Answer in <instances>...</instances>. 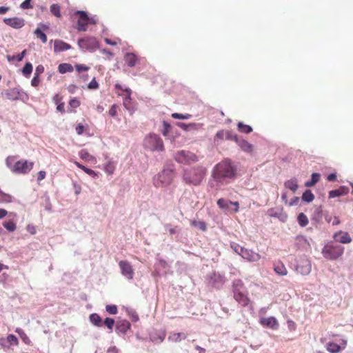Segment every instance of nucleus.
<instances>
[{"label": "nucleus", "instance_id": "obj_1", "mask_svg": "<svg viewBox=\"0 0 353 353\" xmlns=\"http://www.w3.org/2000/svg\"><path fill=\"white\" fill-rule=\"evenodd\" d=\"M236 172L234 163L230 159H225L212 168L208 185L216 190H221L236 179Z\"/></svg>", "mask_w": 353, "mask_h": 353}, {"label": "nucleus", "instance_id": "obj_2", "mask_svg": "<svg viewBox=\"0 0 353 353\" xmlns=\"http://www.w3.org/2000/svg\"><path fill=\"white\" fill-rule=\"evenodd\" d=\"M206 170L202 166L184 170L183 181L188 185H199L205 175Z\"/></svg>", "mask_w": 353, "mask_h": 353}, {"label": "nucleus", "instance_id": "obj_3", "mask_svg": "<svg viewBox=\"0 0 353 353\" xmlns=\"http://www.w3.org/2000/svg\"><path fill=\"white\" fill-rule=\"evenodd\" d=\"M175 168L174 165H167L163 170L153 178L155 187H165L169 185L174 178Z\"/></svg>", "mask_w": 353, "mask_h": 353}, {"label": "nucleus", "instance_id": "obj_4", "mask_svg": "<svg viewBox=\"0 0 353 353\" xmlns=\"http://www.w3.org/2000/svg\"><path fill=\"white\" fill-rule=\"evenodd\" d=\"M343 252L344 247L333 242H330L325 245L322 250L323 256L326 259L332 261L339 258Z\"/></svg>", "mask_w": 353, "mask_h": 353}, {"label": "nucleus", "instance_id": "obj_5", "mask_svg": "<svg viewBox=\"0 0 353 353\" xmlns=\"http://www.w3.org/2000/svg\"><path fill=\"white\" fill-rule=\"evenodd\" d=\"M143 145L145 148L154 152H162L164 150V144L159 135L150 134L144 139Z\"/></svg>", "mask_w": 353, "mask_h": 353}, {"label": "nucleus", "instance_id": "obj_6", "mask_svg": "<svg viewBox=\"0 0 353 353\" xmlns=\"http://www.w3.org/2000/svg\"><path fill=\"white\" fill-rule=\"evenodd\" d=\"M75 14L79 16L77 27L79 31L85 32L87 30V25L88 23L95 24L97 23V19H95L96 16L90 17L85 11L77 10Z\"/></svg>", "mask_w": 353, "mask_h": 353}, {"label": "nucleus", "instance_id": "obj_7", "mask_svg": "<svg viewBox=\"0 0 353 353\" xmlns=\"http://www.w3.org/2000/svg\"><path fill=\"white\" fill-rule=\"evenodd\" d=\"M206 281L209 286L219 290L223 285L225 279L223 274L213 272L207 275Z\"/></svg>", "mask_w": 353, "mask_h": 353}, {"label": "nucleus", "instance_id": "obj_8", "mask_svg": "<svg viewBox=\"0 0 353 353\" xmlns=\"http://www.w3.org/2000/svg\"><path fill=\"white\" fill-rule=\"evenodd\" d=\"M174 159L177 162L184 164H189L198 161L197 157L194 153L185 150L176 152Z\"/></svg>", "mask_w": 353, "mask_h": 353}, {"label": "nucleus", "instance_id": "obj_9", "mask_svg": "<svg viewBox=\"0 0 353 353\" xmlns=\"http://www.w3.org/2000/svg\"><path fill=\"white\" fill-rule=\"evenodd\" d=\"M4 94L7 99L11 101L21 100L26 101L28 99V95L21 89L14 88L5 91Z\"/></svg>", "mask_w": 353, "mask_h": 353}, {"label": "nucleus", "instance_id": "obj_10", "mask_svg": "<svg viewBox=\"0 0 353 353\" xmlns=\"http://www.w3.org/2000/svg\"><path fill=\"white\" fill-rule=\"evenodd\" d=\"M78 46L83 50L94 52L99 48V43L94 37H85L78 40Z\"/></svg>", "mask_w": 353, "mask_h": 353}, {"label": "nucleus", "instance_id": "obj_11", "mask_svg": "<svg viewBox=\"0 0 353 353\" xmlns=\"http://www.w3.org/2000/svg\"><path fill=\"white\" fill-rule=\"evenodd\" d=\"M312 265L310 261L305 256L301 257L296 265V271L301 275H307L310 273Z\"/></svg>", "mask_w": 353, "mask_h": 353}, {"label": "nucleus", "instance_id": "obj_12", "mask_svg": "<svg viewBox=\"0 0 353 353\" xmlns=\"http://www.w3.org/2000/svg\"><path fill=\"white\" fill-rule=\"evenodd\" d=\"M33 167V163L28 161H18L15 163L12 171L16 173L26 174L29 172Z\"/></svg>", "mask_w": 353, "mask_h": 353}, {"label": "nucleus", "instance_id": "obj_13", "mask_svg": "<svg viewBox=\"0 0 353 353\" xmlns=\"http://www.w3.org/2000/svg\"><path fill=\"white\" fill-rule=\"evenodd\" d=\"M121 274L128 280H132L134 277V270L131 264L127 261H121L119 263Z\"/></svg>", "mask_w": 353, "mask_h": 353}, {"label": "nucleus", "instance_id": "obj_14", "mask_svg": "<svg viewBox=\"0 0 353 353\" xmlns=\"http://www.w3.org/2000/svg\"><path fill=\"white\" fill-rule=\"evenodd\" d=\"M3 22L14 29H20L25 26L24 19L19 17L5 18Z\"/></svg>", "mask_w": 353, "mask_h": 353}, {"label": "nucleus", "instance_id": "obj_15", "mask_svg": "<svg viewBox=\"0 0 353 353\" xmlns=\"http://www.w3.org/2000/svg\"><path fill=\"white\" fill-rule=\"evenodd\" d=\"M131 329V324L127 320H121L116 325V332L122 336H125L128 331Z\"/></svg>", "mask_w": 353, "mask_h": 353}, {"label": "nucleus", "instance_id": "obj_16", "mask_svg": "<svg viewBox=\"0 0 353 353\" xmlns=\"http://www.w3.org/2000/svg\"><path fill=\"white\" fill-rule=\"evenodd\" d=\"M268 214L270 216L277 218L282 222H285L288 219V214L283 211V209L271 208L268 210Z\"/></svg>", "mask_w": 353, "mask_h": 353}, {"label": "nucleus", "instance_id": "obj_17", "mask_svg": "<svg viewBox=\"0 0 353 353\" xmlns=\"http://www.w3.org/2000/svg\"><path fill=\"white\" fill-rule=\"evenodd\" d=\"M166 336L164 330H155L150 334V340L156 344L161 343Z\"/></svg>", "mask_w": 353, "mask_h": 353}, {"label": "nucleus", "instance_id": "obj_18", "mask_svg": "<svg viewBox=\"0 0 353 353\" xmlns=\"http://www.w3.org/2000/svg\"><path fill=\"white\" fill-rule=\"evenodd\" d=\"M334 239L339 243L346 244L352 242V238L346 232L339 231L334 234Z\"/></svg>", "mask_w": 353, "mask_h": 353}, {"label": "nucleus", "instance_id": "obj_19", "mask_svg": "<svg viewBox=\"0 0 353 353\" xmlns=\"http://www.w3.org/2000/svg\"><path fill=\"white\" fill-rule=\"evenodd\" d=\"M241 256L244 259L250 262H256L261 259V255L259 254L254 252L252 250H248L246 248H245Z\"/></svg>", "mask_w": 353, "mask_h": 353}, {"label": "nucleus", "instance_id": "obj_20", "mask_svg": "<svg viewBox=\"0 0 353 353\" xmlns=\"http://www.w3.org/2000/svg\"><path fill=\"white\" fill-rule=\"evenodd\" d=\"M259 322L263 326L269 328L277 329L279 327L278 321L274 316L261 318Z\"/></svg>", "mask_w": 353, "mask_h": 353}, {"label": "nucleus", "instance_id": "obj_21", "mask_svg": "<svg viewBox=\"0 0 353 353\" xmlns=\"http://www.w3.org/2000/svg\"><path fill=\"white\" fill-rule=\"evenodd\" d=\"M126 96L123 98V105L131 114L134 112V107L132 103L131 94L132 90L128 88H125Z\"/></svg>", "mask_w": 353, "mask_h": 353}, {"label": "nucleus", "instance_id": "obj_22", "mask_svg": "<svg viewBox=\"0 0 353 353\" xmlns=\"http://www.w3.org/2000/svg\"><path fill=\"white\" fill-rule=\"evenodd\" d=\"M349 192V188L347 186H341L338 189L332 190L329 192V198L332 199L343 195H346Z\"/></svg>", "mask_w": 353, "mask_h": 353}, {"label": "nucleus", "instance_id": "obj_23", "mask_svg": "<svg viewBox=\"0 0 353 353\" xmlns=\"http://www.w3.org/2000/svg\"><path fill=\"white\" fill-rule=\"evenodd\" d=\"M234 299L242 306H247L249 303V299L244 294L243 290L234 293Z\"/></svg>", "mask_w": 353, "mask_h": 353}, {"label": "nucleus", "instance_id": "obj_24", "mask_svg": "<svg viewBox=\"0 0 353 353\" xmlns=\"http://www.w3.org/2000/svg\"><path fill=\"white\" fill-rule=\"evenodd\" d=\"M71 46L61 40H55L54 50L56 52H61L71 49Z\"/></svg>", "mask_w": 353, "mask_h": 353}, {"label": "nucleus", "instance_id": "obj_25", "mask_svg": "<svg viewBox=\"0 0 353 353\" xmlns=\"http://www.w3.org/2000/svg\"><path fill=\"white\" fill-rule=\"evenodd\" d=\"M236 143L240 147V148L245 152H252L253 150V145L248 143V141L241 137L239 138Z\"/></svg>", "mask_w": 353, "mask_h": 353}, {"label": "nucleus", "instance_id": "obj_26", "mask_svg": "<svg viewBox=\"0 0 353 353\" xmlns=\"http://www.w3.org/2000/svg\"><path fill=\"white\" fill-rule=\"evenodd\" d=\"M124 60L128 66L132 68L136 65L137 58L134 53L128 52L125 54Z\"/></svg>", "mask_w": 353, "mask_h": 353}, {"label": "nucleus", "instance_id": "obj_27", "mask_svg": "<svg viewBox=\"0 0 353 353\" xmlns=\"http://www.w3.org/2000/svg\"><path fill=\"white\" fill-rule=\"evenodd\" d=\"M274 270L275 272L280 276H285L288 274L285 266L281 262H278L274 264Z\"/></svg>", "mask_w": 353, "mask_h": 353}, {"label": "nucleus", "instance_id": "obj_28", "mask_svg": "<svg viewBox=\"0 0 353 353\" xmlns=\"http://www.w3.org/2000/svg\"><path fill=\"white\" fill-rule=\"evenodd\" d=\"M90 321L96 327H101L103 325V321L101 316L97 314H91L89 316Z\"/></svg>", "mask_w": 353, "mask_h": 353}, {"label": "nucleus", "instance_id": "obj_29", "mask_svg": "<svg viewBox=\"0 0 353 353\" xmlns=\"http://www.w3.org/2000/svg\"><path fill=\"white\" fill-rule=\"evenodd\" d=\"M284 186L292 190L293 192H295L298 189L297 180L295 178H292L290 180L286 181L284 183Z\"/></svg>", "mask_w": 353, "mask_h": 353}, {"label": "nucleus", "instance_id": "obj_30", "mask_svg": "<svg viewBox=\"0 0 353 353\" xmlns=\"http://www.w3.org/2000/svg\"><path fill=\"white\" fill-rule=\"evenodd\" d=\"M216 203H217V205L222 210H231V208H230L231 203H232L231 201L221 198L217 201Z\"/></svg>", "mask_w": 353, "mask_h": 353}, {"label": "nucleus", "instance_id": "obj_31", "mask_svg": "<svg viewBox=\"0 0 353 353\" xmlns=\"http://www.w3.org/2000/svg\"><path fill=\"white\" fill-rule=\"evenodd\" d=\"M186 338V336L185 334L183 333H181V332H178V333H172L171 334L168 339V341H172V342H179L181 341L182 339H185Z\"/></svg>", "mask_w": 353, "mask_h": 353}, {"label": "nucleus", "instance_id": "obj_32", "mask_svg": "<svg viewBox=\"0 0 353 353\" xmlns=\"http://www.w3.org/2000/svg\"><path fill=\"white\" fill-rule=\"evenodd\" d=\"M58 70L61 74L71 72L73 71V67L70 63H63L59 65Z\"/></svg>", "mask_w": 353, "mask_h": 353}, {"label": "nucleus", "instance_id": "obj_33", "mask_svg": "<svg viewBox=\"0 0 353 353\" xmlns=\"http://www.w3.org/2000/svg\"><path fill=\"white\" fill-rule=\"evenodd\" d=\"M321 175L319 173H312L311 175L310 180L305 182V185L306 187H312L320 179Z\"/></svg>", "mask_w": 353, "mask_h": 353}, {"label": "nucleus", "instance_id": "obj_34", "mask_svg": "<svg viewBox=\"0 0 353 353\" xmlns=\"http://www.w3.org/2000/svg\"><path fill=\"white\" fill-rule=\"evenodd\" d=\"M341 350V346L333 342H329L327 344V350L330 353H339Z\"/></svg>", "mask_w": 353, "mask_h": 353}, {"label": "nucleus", "instance_id": "obj_35", "mask_svg": "<svg viewBox=\"0 0 353 353\" xmlns=\"http://www.w3.org/2000/svg\"><path fill=\"white\" fill-rule=\"evenodd\" d=\"M237 129L242 133L249 134L252 132V128L250 125L244 124L243 122H239Z\"/></svg>", "mask_w": 353, "mask_h": 353}, {"label": "nucleus", "instance_id": "obj_36", "mask_svg": "<svg viewBox=\"0 0 353 353\" xmlns=\"http://www.w3.org/2000/svg\"><path fill=\"white\" fill-rule=\"evenodd\" d=\"M302 201L306 203L312 202L314 199V195L310 190H306L302 194Z\"/></svg>", "mask_w": 353, "mask_h": 353}, {"label": "nucleus", "instance_id": "obj_37", "mask_svg": "<svg viewBox=\"0 0 353 353\" xmlns=\"http://www.w3.org/2000/svg\"><path fill=\"white\" fill-rule=\"evenodd\" d=\"M79 156L81 159L88 161H91L94 159V157L90 154L89 152L85 149H82L79 151Z\"/></svg>", "mask_w": 353, "mask_h": 353}, {"label": "nucleus", "instance_id": "obj_38", "mask_svg": "<svg viewBox=\"0 0 353 353\" xmlns=\"http://www.w3.org/2000/svg\"><path fill=\"white\" fill-rule=\"evenodd\" d=\"M3 226L9 232H14L16 230V223L12 219L4 221Z\"/></svg>", "mask_w": 353, "mask_h": 353}, {"label": "nucleus", "instance_id": "obj_39", "mask_svg": "<svg viewBox=\"0 0 353 353\" xmlns=\"http://www.w3.org/2000/svg\"><path fill=\"white\" fill-rule=\"evenodd\" d=\"M15 332L19 335L20 338L21 339V340L26 343V344H28L29 345L30 343V339L28 338V336L26 335V334L25 333V332L19 328V327H17L15 330Z\"/></svg>", "mask_w": 353, "mask_h": 353}, {"label": "nucleus", "instance_id": "obj_40", "mask_svg": "<svg viewBox=\"0 0 353 353\" xmlns=\"http://www.w3.org/2000/svg\"><path fill=\"white\" fill-rule=\"evenodd\" d=\"M297 221L300 226L305 227L308 224V219L307 216L301 212L298 215Z\"/></svg>", "mask_w": 353, "mask_h": 353}, {"label": "nucleus", "instance_id": "obj_41", "mask_svg": "<svg viewBox=\"0 0 353 353\" xmlns=\"http://www.w3.org/2000/svg\"><path fill=\"white\" fill-rule=\"evenodd\" d=\"M233 293L243 290V283L241 280L236 279L233 281Z\"/></svg>", "mask_w": 353, "mask_h": 353}, {"label": "nucleus", "instance_id": "obj_42", "mask_svg": "<svg viewBox=\"0 0 353 353\" xmlns=\"http://www.w3.org/2000/svg\"><path fill=\"white\" fill-rule=\"evenodd\" d=\"M32 65L30 62H27L22 68V73L26 77H28L32 72Z\"/></svg>", "mask_w": 353, "mask_h": 353}, {"label": "nucleus", "instance_id": "obj_43", "mask_svg": "<svg viewBox=\"0 0 353 353\" xmlns=\"http://www.w3.org/2000/svg\"><path fill=\"white\" fill-rule=\"evenodd\" d=\"M13 199L14 198L12 196L8 194L4 193L0 190V202L11 203V202H12Z\"/></svg>", "mask_w": 353, "mask_h": 353}, {"label": "nucleus", "instance_id": "obj_44", "mask_svg": "<svg viewBox=\"0 0 353 353\" xmlns=\"http://www.w3.org/2000/svg\"><path fill=\"white\" fill-rule=\"evenodd\" d=\"M191 225L199 228L201 231H205L206 230V224L204 221H192L191 222Z\"/></svg>", "mask_w": 353, "mask_h": 353}, {"label": "nucleus", "instance_id": "obj_45", "mask_svg": "<svg viewBox=\"0 0 353 353\" xmlns=\"http://www.w3.org/2000/svg\"><path fill=\"white\" fill-rule=\"evenodd\" d=\"M168 266L167 262L163 259H159L158 263L155 264V272L157 274H160L161 268H166Z\"/></svg>", "mask_w": 353, "mask_h": 353}, {"label": "nucleus", "instance_id": "obj_46", "mask_svg": "<svg viewBox=\"0 0 353 353\" xmlns=\"http://www.w3.org/2000/svg\"><path fill=\"white\" fill-rule=\"evenodd\" d=\"M34 34L35 35L39 38L41 41L43 43H46L47 42V36L46 34L41 30L40 28H37L35 30H34Z\"/></svg>", "mask_w": 353, "mask_h": 353}, {"label": "nucleus", "instance_id": "obj_47", "mask_svg": "<svg viewBox=\"0 0 353 353\" xmlns=\"http://www.w3.org/2000/svg\"><path fill=\"white\" fill-rule=\"evenodd\" d=\"M127 313L129 317H130L132 321L137 322L139 320L137 312L134 309H128Z\"/></svg>", "mask_w": 353, "mask_h": 353}, {"label": "nucleus", "instance_id": "obj_48", "mask_svg": "<svg viewBox=\"0 0 353 353\" xmlns=\"http://www.w3.org/2000/svg\"><path fill=\"white\" fill-rule=\"evenodd\" d=\"M60 9V6L57 3H54L50 6L51 13L57 17H61Z\"/></svg>", "mask_w": 353, "mask_h": 353}, {"label": "nucleus", "instance_id": "obj_49", "mask_svg": "<svg viewBox=\"0 0 353 353\" xmlns=\"http://www.w3.org/2000/svg\"><path fill=\"white\" fill-rule=\"evenodd\" d=\"M114 323L115 321L114 319L110 317L105 318L103 321V324H104L110 330V332H112L113 330Z\"/></svg>", "mask_w": 353, "mask_h": 353}, {"label": "nucleus", "instance_id": "obj_50", "mask_svg": "<svg viewBox=\"0 0 353 353\" xmlns=\"http://www.w3.org/2000/svg\"><path fill=\"white\" fill-rule=\"evenodd\" d=\"M321 219H322V210H321V206H320L319 208L316 209V210L313 214V216H312V220L316 221V223H318L321 221Z\"/></svg>", "mask_w": 353, "mask_h": 353}, {"label": "nucleus", "instance_id": "obj_51", "mask_svg": "<svg viewBox=\"0 0 353 353\" xmlns=\"http://www.w3.org/2000/svg\"><path fill=\"white\" fill-rule=\"evenodd\" d=\"M239 137L236 135V134L233 133V132L227 130L225 131V139L230 140V141H234L236 143L238 141Z\"/></svg>", "mask_w": 353, "mask_h": 353}, {"label": "nucleus", "instance_id": "obj_52", "mask_svg": "<svg viewBox=\"0 0 353 353\" xmlns=\"http://www.w3.org/2000/svg\"><path fill=\"white\" fill-rule=\"evenodd\" d=\"M104 170L109 174H112L115 170V165H114V163L112 161H108L105 165Z\"/></svg>", "mask_w": 353, "mask_h": 353}, {"label": "nucleus", "instance_id": "obj_53", "mask_svg": "<svg viewBox=\"0 0 353 353\" xmlns=\"http://www.w3.org/2000/svg\"><path fill=\"white\" fill-rule=\"evenodd\" d=\"M172 117L176 119H189L192 117L189 114L172 113Z\"/></svg>", "mask_w": 353, "mask_h": 353}, {"label": "nucleus", "instance_id": "obj_54", "mask_svg": "<svg viewBox=\"0 0 353 353\" xmlns=\"http://www.w3.org/2000/svg\"><path fill=\"white\" fill-rule=\"evenodd\" d=\"M231 248L234 250V251L239 254V255H242L245 248L242 246H241L240 245L237 244V243H232L231 244Z\"/></svg>", "mask_w": 353, "mask_h": 353}, {"label": "nucleus", "instance_id": "obj_55", "mask_svg": "<svg viewBox=\"0 0 353 353\" xmlns=\"http://www.w3.org/2000/svg\"><path fill=\"white\" fill-rule=\"evenodd\" d=\"M6 339L9 345H12L18 344V342H19L18 339H17V336H14V334H8Z\"/></svg>", "mask_w": 353, "mask_h": 353}, {"label": "nucleus", "instance_id": "obj_56", "mask_svg": "<svg viewBox=\"0 0 353 353\" xmlns=\"http://www.w3.org/2000/svg\"><path fill=\"white\" fill-rule=\"evenodd\" d=\"M105 310L110 314H117L118 312L117 307L115 305H107Z\"/></svg>", "mask_w": 353, "mask_h": 353}, {"label": "nucleus", "instance_id": "obj_57", "mask_svg": "<svg viewBox=\"0 0 353 353\" xmlns=\"http://www.w3.org/2000/svg\"><path fill=\"white\" fill-rule=\"evenodd\" d=\"M176 125L178 127L181 128V129H183L185 131L189 130L190 128H193L195 125L194 123L186 124L183 122H177Z\"/></svg>", "mask_w": 353, "mask_h": 353}, {"label": "nucleus", "instance_id": "obj_58", "mask_svg": "<svg viewBox=\"0 0 353 353\" xmlns=\"http://www.w3.org/2000/svg\"><path fill=\"white\" fill-rule=\"evenodd\" d=\"M163 130H162V134L163 136H167L170 130L171 125L168 122L163 121Z\"/></svg>", "mask_w": 353, "mask_h": 353}, {"label": "nucleus", "instance_id": "obj_59", "mask_svg": "<svg viewBox=\"0 0 353 353\" xmlns=\"http://www.w3.org/2000/svg\"><path fill=\"white\" fill-rule=\"evenodd\" d=\"M225 139V130H219L216 132L214 137V141H221L223 139Z\"/></svg>", "mask_w": 353, "mask_h": 353}, {"label": "nucleus", "instance_id": "obj_60", "mask_svg": "<svg viewBox=\"0 0 353 353\" xmlns=\"http://www.w3.org/2000/svg\"><path fill=\"white\" fill-rule=\"evenodd\" d=\"M31 1L32 0H25L21 3L20 8L23 10L32 8Z\"/></svg>", "mask_w": 353, "mask_h": 353}, {"label": "nucleus", "instance_id": "obj_61", "mask_svg": "<svg viewBox=\"0 0 353 353\" xmlns=\"http://www.w3.org/2000/svg\"><path fill=\"white\" fill-rule=\"evenodd\" d=\"M88 88L90 90H95L99 88V83L96 81L95 78L92 79V81L88 83Z\"/></svg>", "mask_w": 353, "mask_h": 353}, {"label": "nucleus", "instance_id": "obj_62", "mask_svg": "<svg viewBox=\"0 0 353 353\" xmlns=\"http://www.w3.org/2000/svg\"><path fill=\"white\" fill-rule=\"evenodd\" d=\"M69 105L73 108H77L80 105V101L76 98H72L70 100Z\"/></svg>", "mask_w": 353, "mask_h": 353}, {"label": "nucleus", "instance_id": "obj_63", "mask_svg": "<svg viewBox=\"0 0 353 353\" xmlns=\"http://www.w3.org/2000/svg\"><path fill=\"white\" fill-rule=\"evenodd\" d=\"M117 105L116 104H113L111 106L110 109L109 110L110 116H111L112 117H114L117 116Z\"/></svg>", "mask_w": 353, "mask_h": 353}, {"label": "nucleus", "instance_id": "obj_64", "mask_svg": "<svg viewBox=\"0 0 353 353\" xmlns=\"http://www.w3.org/2000/svg\"><path fill=\"white\" fill-rule=\"evenodd\" d=\"M76 70L78 72H81L83 71H87L88 70L89 68L85 65L83 64H77L75 66Z\"/></svg>", "mask_w": 353, "mask_h": 353}]
</instances>
